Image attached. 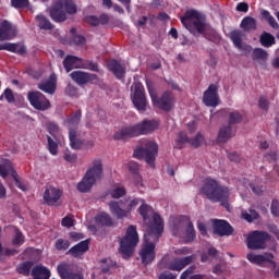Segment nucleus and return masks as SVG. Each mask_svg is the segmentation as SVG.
<instances>
[{"label":"nucleus","mask_w":279,"mask_h":279,"mask_svg":"<svg viewBox=\"0 0 279 279\" xmlns=\"http://www.w3.org/2000/svg\"><path fill=\"white\" fill-rule=\"evenodd\" d=\"M158 121L144 120L133 125L124 126L113 134L114 141H125V138H134L158 130Z\"/></svg>","instance_id":"3"},{"label":"nucleus","mask_w":279,"mask_h":279,"mask_svg":"<svg viewBox=\"0 0 279 279\" xmlns=\"http://www.w3.org/2000/svg\"><path fill=\"white\" fill-rule=\"evenodd\" d=\"M104 178V162L101 159H94L92 167H89L82 179L77 184V191L80 193H88L96 182H99Z\"/></svg>","instance_id":"4"},{"label":"nucleus","mask_w":279,"mask_h":279,"mask_svg":"<svg viewBox=\"0 0 279 279\" xmlns=\"http://www.w3.org/2000/svg\"><path fill=\"white\" fill-rule=\"evenodd\" d=\"M32 267H34V262H23L17 266L16 271L22 276H29Z\"/></svg>","instance_id":"40"},{"label":"nucleus","mask_w":279,"mask_h":279,"mask_svg":"<svg viewBox=\"0 0 279 279\" xmlns=\"http://www.w3.org/2000/svg\"><path fill=\"white\" fill-rule=\"evenodd\" d=\"M252 58L253 60H263V62H265L267 58H269V53L267 52V50H264L263 48H255L253 50Z\"/></svg>","instance_id":"43"},{"label":"nucleus","mask_w":279,"mask_h":279,"mask_svg":"<svg viewBox=\"0 0 279 279\" xmlns=\"http://www.w3.org/2000/svg\"><path fill=\"white\" fill-rule=\"evenodd\" d=\"M107 69L114 75V77H117V80H123L125 77V64L117 59H111L107 63Z\"/></svg>","instance_id":"22"},{"label":"nucleus","mask_w":279,"mask_h":279,"mask_svg":"<svg viewBox=\"0 0 279 279\" xmlns=\"http://www.w3.org/2000/svg\"><path fill=\"white\" fill-rule=\"evenodd\" d=\"M232 138V126H221L218 133L217 143H228Z\"/></svg>","instance_id":"31"},{"label":"nucleus","mask_w":279,"mask_h":279,"mask_svg":"<svg viewBox=\"0 0 279 279\" xmlns=\"http://www.w3.org/2000/svg\"><path fill=\"white\" fill-rule=\"evenodd\" d=\"M145 204V201H142L140 198H134L130 201V203L125 207V203L123 201L117 202V201H111L109 202V210L111 215H113L114 218L117 219H125L130 213H132L133 208H136L141 204Z\"/></svg>","instance_id":"9"},{"label":"nucleus","mask_w":279,"mask_h":279,"mask_svg":"<svg viewBox=\"0 0 279 279\" xmlns=\"http://www.w3.org/2000/svg\"><path fill=\"white\" fill-rule=\"evenodd\" d=\"M96 223L100 226H106L107 228H112L114 226V220L108 213H100L96 216Z\"/></svg>","instance_id":"32"},{"label":"nucleus","mask_w":279,"mask_h":279,"mask_svg":"<svg viewBox=\"0 0 279 279\" xmlns=\"http://www.w3.org/2000/svg\"><path fill=\"white\" fill-rule=\"evenodd\" d=\"M195 271V265H191L187 269H185L181 276L180 279H189V276Z\"/></svg>","instance_id":"63"},{"label":"nucleus","mask_w":279,"mask_h":279,"mask_svg":"<svg viewBox=\"0 0 279 279\" xmlns=\"http://www.w3.org/2000/svg\"><path fill=\"white\" fill-rule=\"evenodd\" d=\"M268 241H271V235L267 231H252L246 238V245L248 250H265Z\"/></svg>","instance_id":"11"},{"label":"nucleus","mask_w":279,"mask_h":279,"mask_svg":"<svg viewBox=\"0 0 279 279\" xmlns=\"http://www.w3.org/2000/svg\"><path fill=\"white\" fill-rule=\"evenodd\" d=\"M60 197H62L60 189L53 186L46 187L44 192V202H46L48 206H58Z\"/></svg>","instance_id":"20"},{"label":"nucleus","mask_w":279,"mask_h":279,"mask_svg":"<svg viewBox=\"0 0 279 279\" xmlns=\"http://www.w3.org/2000/svg\"><path fill=\"white\" fill-rule=\"evenodd\" d=\"M156 156H158V143L147 142L145 147H138L134 150L133 157L137 160H145L149 167H156Z\"/></svg>","instance_id":"10"},{"label":"nucleus","mask_w":279,"mask_h":279,"mask_svg":"<svg viewBox=\"0 0 279 279\" xmlns=\"http://www.w3.org/2000/svg\"><path fill=\"white\" fill-rule=\"evenodd\" d=\"M86 23H88V25H92V27H99V17H97L96 15H88L86 17Z\"/></svg>","instance_id":"59"},{"label":"nucleus","mask_w":279,"mask_h":279,"mask_svg":"<svg viewBox=\"0 0 279 279\" xmlns=\"http://www.w3.org/2000/svg\"><path fill=\"white\" fill-rule=\"evenodd\" d=\"M81 69H86L87 71H94V73H99V64L90 60L84 61L81 65Z\"/></svg>","instance_id":"44"},{"label":"nucleus","mask_w":279,"mask_h":279,"mask_svg":"<svg viewBox=\"0 0 279 279\" xmlns=\"http://www.w3.org/2000/svg\"><path fill=\"white\" fill-rule=\"evenodd\" d=\"M240 27L244 32H252V31L256 29V19H254L252 16L244 17L240 24Z\"/></svg>","instance_id":"37"},{"label":"nucleus","mask_w":279,"mask_h":279,"mask_svg":"<svg viewBox=\"0 0 279 279\" xmlns=\"http://www.w3.org/2000/svg\"><path fill=\"white\" fill-rule=\"evenodd\" d=\"M65 94L69 97H77V87L73 86L72 84H68L65 88Z\"/></svg>","instance_id":"60"},{"label":"nucleus","mask_w":279,"mask_h":279,"mask_svg":"<svg viewBox=\"0 0 279 279\" xmlns=\"http://www.w3.org/2000/svg\"><path fill=\"white\" fill-rule=\"evenodd\" d=\"M47 131L52 138H58V134H60V126L56 122H49L47 124Z\"/></svg>","instance_id":"45"},{"label":"nucleus","mask_w":279,"mask_h":279,"mask_svg":"<svg viewBox=\"0 0 279 279\" xmlns=\"http://www.w3.org/2000/svg\"><path fill=\"white\" fill-rule=\"evenodd\" d=\"M190 141L191 138H189V135H186V133L180 132L178 135V140L175 141V148L182 149V145H184V143H190Z\"/></svg>","instance_id":"47"},{"label":"nucleus","mask_w":279,"mask_h":279,"mask_svg":"<svg viewBox=\"0 0 279 279\" xmlns=\"http://www.w3.org/2000/svg\"><path fill=\"white\" fill-rule=\"evenodd\" d=\"M72 43L76 47H82V46L86 45V37H84L83 35H74L72 37Z\"/></svg>","instance_id":"54"},{"label":"nucleus","mask_w":279,"mask_h":279,"mask_svg":"<svg viewBox=\"0 0 279 279\" xmlns=\"http://www.w3.org/2000/svg\"><path fill=\"white\" fill-rule=\"evenodd\" d=\"M39 90L43 93H47L48 95H53L56 93L57 84H56V74H51L49 80L37 85Z\"/></svg>","instance_id":"27"},{"label":"nucleus","mask_w":279,"mask_h":279,"mask_svg":"<svg viewBox=\"0 0 279 279\" xmlns=\"http://www.w3.org/2000/svg\"><path fill=\"white\" fill-rule=\"evenodd\" d=\"M147 88L153 106H155V108L163 110V112H171V110H173V93L165 92L161 97H158V93H156L154 87L147 85Z\"/></svg>","instance_id":"8"},{"label":"nucleus","mask_w":279,"mask_h":279,"mask_svg":"<svg viewBox=\"0 0 279 279\" xmlns=\"http://www.w3.org/2000/svg\"><path fill=\"white\" fill-rule=\"evenodd\" d=\"M202 143H204V135H202L201 132H198L194 138H190V145H192V147H201Z\"/></svg>","instance_id":"49"},{"label":"nucleus","mask_w":279,"mask_h":279,"mask_svg":"<svg viewBox=\"0 0 279 279\" xmlns=\"http://www.w3.org/2000/svg\"><path fill=\"white\" fill-rule=\"evenodd\" d=\"M69 141L71 149H82L84 147V141L80 138V131L69 133Z\"/></svg>","instance_id":"30"},{"label":"nucleus","mask_w":279,"mask_h":279,"mask_svg":"<svg viewBox=\"0 0 279 279\" xmlns=\"http://www.w3.org/2000/svg\"><path fill=\"white\" fill-rule=\"evenodd\" d=\"M33 279H49L51 278V271L43 265H37L32 269Z\"/></svg>","instance_id":"29"},{"label":"nucleus","mask_w":279,"mask_h":279,"mask_svg":"<svg viewBox=\"0 0 279 279\" xmlns=\"http://www.w3.org/2000/svg\"><path fill=\"white\" fill-rule=\"evenodd\" d=\"M132 102L138 112L147 111V95H145V86L136 83L131 95Z\"/></svg>","instance_id":"13"},{"label":"nucleus","mask_w":279,"mask_h":279,"mask_svg":"<svg viewBox=\"0 0 279 279\" xmlns=\"http://www.w3.org/2000/svg\"><path fill=\"white\" fill-rule=\"evenodd\" d=\"M138 245V231H136V226L131 225L126 229L125 235L120 241V252L122 253V258H130L134 254V247Z\"/></svg>","instance_id":"6"},{"label":"nucleus","mask_w":279,"mask_h":279,"mask_svg":"<svg viewBox=\"0 0 279 279\" xmlns=\"http://www.w3.org/2000/svg\"><path fill=\"white\" fill-rule=\"evenodd\" d=\"M214 234L218 236H231L234 233V228L230 222L222 219L213 220Z\"/></svg>","instance_id":"18"},{"label":"nucleus","mask_w":279,"mask_h":279,"mask_svg":"<svg viewBox=\"0 0 279 279\" xmlns=\"http://www.w3.org/2000/svg\"><path fill=\"white\" fill-rule=\"evenodd\" d=\"M203 104L208 108H217L219 106V87L210 84L203 94Z\"/></svg>","instance_id":"15"},{"label":"nucleus","mask_w":279,"mask_h":279,"mask_svg":"<svg viewBox=\"0 0 279 279\" xmlns=\"http://www.w3.org/2000/svg\"><path fill=\"white\" fill-rule=\"evenodd\" d=\"M259 43L263 47H271L272 45H276V37L270 33L264 32L259 37Z\"/></svg>","instance_id":"38"},{"label":"nucleus","mask_w":279,"mask_h":279,"mask_svg":"<svg viewBox=\"0 0 279 279\" xmlns=\"http://www.w3.org/2000/svg\"><path fill=\"white\" fill-rule=\"evenodd\" d=\"M201 193L213 204H220V206L230 210V187L221 185L219 181L206 178Z\"/></svg>","instance_id":"2"},{"label":"nucleus","mask_w":279,"mask_h":279,"mask_svg":"<svg viewBox=\"0 0 279 279\" xmlns=\"http://www.w3.org/2000/svg\"><path fill=\"white\" fill-rule=\"evenodd\" d=\"M124 195H125L124 187H116L113 191H111V197L113 199H120V197H123Z\"/></svg>","instance_id":"55"},{"label":"nucleus","mask_w":279,"mask_h":279,"mask_svg":"<svg viewBox=\"0 0 279 279\" xmlns=\"http://www.w3.org/2000/svg\"><path fill=\"white\" fill-rule=\"evenodd\" d=\"M243 121V113L239 111H232L229 113V122L228 125L232 128V125H238V123H241Z\"/></svg>","instance_id":"41"},{"label":"nucleus","mask_w":279,"mask_h":279,"mask_svg":"<svg viewBox=\"0 0 279 279\" xmlns=\"http://www.w3.org/2000/svg\"><path fill=\"white\" fill-rule=\"evenodd\" d=\"M181 23L186 29H196L198 34H204L206 31V19L195 9L187 10L181 17Z\"/></svg>","instance_id":"7"},{"label":"nucleus","mask_w":279,"mask_h":279,"mask_svg":"<svg viewBox=\"0 0 279 279\" xmlns=\"http://www.w3.org/2000/svg\"><path fill=\"white\" fill-rule=\"evenodd\" d=\"M0 51H10L11 53H17V56H25L27 48L21 44L4 43L0 44Z\"/></svg>","instance_id":"24"},{"label":"nucleus","mask_w":279,"mask_h":279,"mask_svg":"<svg viewBox=\"0 0 279 279\" xmlns=\"http://www.w3.org/2000/svg\"><path fill=\"white\" fill-rule=\"evenodd\" d=\"M24 239L25 238L23 236V232H21L19 229H15V235L12 240V245H22Z\"/></svg>","instance_id":"52"},{"label":"nucleus","mask_w":279,"mask_h":279,"mask_svg":"<svg viewBox=\"0 0 279 279\" xmlns=\"http://www.w3.org/2000/svg\"><path fill=\"white\" fill-rule=\"evenodd\" d=\"M270 210H271V215L274 217H279V202H278V199H272Z\"/></svg>","instance_id":"61"},{"label":"nucleus","mask_w":279,"mask_h":279,"mask_svg":"<svg viewBox=\"0 0 279 279\" xmlns=\"http://www.w3.org/2000/svg\"><path fill=\"white\" fill-rule=\"evenodd\" d=\"M246 258L253 265H257L258 267H268V269H271V270L276 269L277 267L275 256L272 253H264L258 255L254 253H248L246 255Z\"/></svg>","instance_id":"12"},{"label":"nucleus","mask_w":279,"mask_h":279,"mask_svg":"<svg viewBox=\"0 0 279 279\" xmlns=\"http://www.w3.org/2000/svg\"><path fill=\"white\" fill-rule=\"evenodd\" d=\"M265 158H266V160H268V162H276V161H278L279 157H278V153L276 150H271L265 155Z\"/></svg>","instance_id":"62"},{"label":"nucleus","mask_w":279,"mask_h":279,"mask_svg":"<svg viewBox=\"0 0 279 279\" xmlns=\"http://www.w3.org/2000/svg\"><path fill=\"white\" fill-rule=\"evenodd\" d=\"M101 263V272L102 274H112V269H117L119 266L117 262L111 258H104L100 260Z\"/></svg>","instance_id":"35"},{"label":"nucleus","mask_w":279,"mask_h":279,"mask_svg":"<svg viewBox=\"0 0 279 279\" xmlns=\"http://www.w3.org/2000/svg\"><path fill=\"white\" fill-rule=\"evenodd\" d=\"M258 217H260V215H258L256 210H251V214L247 211L242 213V218L245 219V221H248V223H252V221H255Z\"/></svg>","instance_id":"50"},{"label":"nucleus","mask_w":279,"mask_h":279,"mask_svg":"<svg viewBox=\"0 0 279 279\" xmlns=\"http://www.w3.org/2000/svg\"><path fill=\"white\" fill-rule=\"evenodd\" d=\"M70 77L78 86H85V84L99 82V76L97 74H93V73H88L80 70L71 72Z\"/></svg>","instance_id":"16"},{"label":"nucleus","mask_w":279,"mask_h":279,"mask_svg":"<svg viewBox=\"0 0 279 279\" xmlns=\"http://www.w3.org/2000/svg\"><path fill=\"white\" fill-rule=\"evenodd\" d=\"M162 232H165V220H162V217H160L159 214L154 213L153 221L148 227L147 233L144 234V244L140 252L142 265L145 267L151 265L154 260H156V243L160 241Z\"/></svg>","instance_id":"1"},{"label":"nucleus","mask_w":279,"mask_h":279,"mask_svg":"<svg viewBox=\"0 0 279 279\" xmlns=\"http://www.w3.org/2000/svg\"><path fill=\"white\" fill-rule=\"evenodd\" d=\"M57 270L61 279H84L82 275L71 272V268L68 264L58 265Z\"/></svg>","instance_id":"26"},{"label":"nucleus","mask_w":279,"mask_h":279,"mask_svg":"<svg viewBox=\"0 0 279 279\" xmlns=\"http://www.w3.org/2000/svg\"><path fill=\"white\" fill-rule=\"evenodd\" d=\"M66 13L77 14V5H75V2H73V0H57L50 10V17L54 23H64Z\"/></svg>","instance_id":"5"},{"label":"nucleus","mask_w":279,"mask_h":279,"mask_svg":"<svg viewBox=\"0 0 279 279\" xmlns=\"http://www.w3.org/2000/svg\"><path fill=\"white\" fill-rule=\"evenodd\" d=\"M158 279H178V275L170 271H163L159 275Z\"/></svg>","instance_id":"64"},{"label":"nucleus","mask_w":279,"mask_h":279,"mask_svg":"<svg viewBox=\"0 0 279 279\" xmlns=\"http://www.w3.org/2000/svg\"><path fill=\"white\" fill-rule=\"evenodd\" d=\"M230 39L232 40L236 49H243V32L240 29H234L230 33Z\"/></svg>","instance_id":"33"},{"label":"nucleus","mask_w":279,"mask_h":279,"mask_svg":"<svg viewBox=\"0 0 279 279\" xmlns=\"http://www.w3.org/2000/svg\"><path fill=\"white\" fill-rule=\"evenodd\" d=\"M80 121H82V110H76L63 121V125L71 132H80Z\"/></svg>","instance_id":"21"},{"label":"nucleus","mask_w":279,"mask_h":279,"mask_svg":"<svg viewBox=\"0 0 279 279\" xmlns=\"http://www.w3.org/2000/svg\"><path fill=\"white\" fill-rule=\"evenodd\" d=\"M262 16H263V19H265V21H267V23L270 25V27H272V29H278L279 24L276 21V17H274V15H271V13H269V11L263 10Z\"/></svg>","instance_id":"42"},{"label":"nucleus","mask_w":279,"mask_h":279,"mask_svg":"<svg viewBox=\"0 0 279 279\" xmlns=\"http://www.w3.org/2000/svg\"><path fill=\"white\" fill-rule=\"evenodd\" d=\"M19 34V29L9 21L4 20L0 24V41L14 40Z\"/></svg>","instance_id":"19"},{"label":"nucleus","mask_w":279,"mask_h":279,"mask_svg":"<svg viewBox=\"0 0 279 279\" xmlns=\"http://www.w3.org/2000/svg\"><path fill=\"white\" fill-rule=\"evenodd\" d=\"M138 213L141 217H143V220L147 221V219H149V213H151V208L147 204H142L138 208Z\"/></svg>","instance_id":"48"},{"label":"nucleus","mask_w":279,"mask_h":279,"mask_svg":"<svg viewBox=\"0 0 279 279\" xmlns=\"http://www.w3.org/2000/svg\"><path fill=\"white\" fill-rule=\"evenodd\" d=\"M128 169L133 175H138L140 166L136 161H130L128 165Z\"/></svg>","instance_id":"58"},{"label":"nucleus","mask_w":279,"mask_h":279,"mask_svg":"<svg viewBox=\"0 0 279 279\" xmlns=\"http://www.w3.org/2000/svg\"><path fill=\"white\" fill-rule=\"evenodd\" d=\"M27 100L35 110H40L41 112L51 108V102L47 99V96L38 90L28 92Z\"/></svg>","instance_id":"14"},{"label":"nucleus","mask_w":279,"mask_h":279,"mask_svg":"<svg viewBox=\"0 0 279 279\" xmlns=\"http://www.w3.org/2000/svg\"><path fill=\"white\" fill-rule=\"evenodd\" d=\"M54 247L58 250V252H62V250L66 251L69 247H71V242L69 240L58 239L56 241Z\"/></svg>","instance_id":"46"},{"label":"nucleus","mask_w":279,"mask_h":279,"mask_svg":"<svg viewBox=\"0 0 279 279\" xmlns=\"http://www.w3.org/2000/svg\"><path fill=\"white\" fill-rule=\"evenodd\" d=\"M180 221L187 223V227L185 230V243H193V241H195L196 239V232H195V227L191 221V218H189V216H181Z\"/></svg>","instance_id":"25"},{"label":"nucleus","mask_w":279,"mask_h":279,"mask_svg":"<svg viewBox=\"0 0 279 279\" xmlns=\"http://www.w3.org/2000/svg\"><path fill=\"white\" fill-rule=\"evenodd\" d=\"M258 107L260 108V110H265L266 112L267 110H269V100L267 99V96L259 97Z\"/></svg>","instance_id":"57"},{"label":"nucleus","mask_w":279,"mask_h":279,"mask_svg":"<svg viewBox=\"0 0 279 279\" xmlns=\"http://www.w3.org/2000/svg\"><path fill=\"white\" fill-rule=\"evenodd\" d=\"M90 250V240H84L77 243L76 245L72 246L66 254L72 256L73 258H80V256H84L86 252Z\"/></svg>","instance_id":"23"},{"label":"nucleus","mask_w":279,"mask_h":279,"mask_svg":"<svg viewBox=\"0 0 279 279\" xmlns=\"http://www.w3.org/2000/svg\"><path fill=\"white\" fill-rule=\"evenodd\" d=\"M63 158L65 162H70L71 165H75V162H77V154L71 153V150H66Z\"/></svg>","instance_id":"51"},{"label":"nucleus","mask_w":279,"mask_h":279,"mask_svg":"<svg viewBox=\"0 0 279 279\" xmlns=\"http://www.w3.org/2000/svg\"><path fill=\"white\" fill-rule=\"evenodd\" d=\"M36 21H37V27H39V29H45L46 32L53 29V24H51V22L49 21V19H47V16L39 14L36 16Z\"/></svg>","instance_id":"36"},{"label":"nucleus","mask_w":279,"mask_h":279,"mask_svg":"<svg viewBox=\"0 0 279 279\" xmlns=\"http://www.w3.org/2000/svg\"><path fill=\"white\" fill-rule=\"evenodd\" d=\"M3 95L8 104H14V101H16V98L14 97V92H12L11 88L4 89Z\"/></svg>","instance_id":"56"},{"label":"nucleus","mask_w":279,"mask_h":279,"mask_svg":"<svg viewBox=\"0 0 279 279\" xmlns=\"http://www.w3.org/2000/svg\"><path fill=\"white\" fill-rule=\"evenodd\" d=\"M13 168L14 167L12 166V161H10V159L2 160L0 163V177L8 178Z\"/></svg>","instance_id":"39"},{"label":"nucleus","mask_w":279,"mask_h":279,"mask_svg":"<svg viewBox=\"0 0 279 279\" xmlns=\"http://www.w3.org/2000/svg\"><path fill=\"white\" fill-rule=\"evenodd\" d=\"M11 5L17 10H21L29 5V0H11Z\"/></svg>","instance_id":"53"},{"label":"nucleus","mask_w":279,"mask_h":279,"mask_svg":"<svg viewBox=\"0 0 279 279\" xmlns=\"http://www.w3.org/2000/svg\"><path fill=\"white\" fill-rule=\"evenodd\" d=\"M77 62H82V58L68 54L63 60V66L66 73H71L73 69H80L81 66L77 64Z\"/></svg>","instance_id":"28"},{"label":"nucleus","mask_w":279,"mask_h":279,"mask_svg":"<svg viewBox=\"0 0 279 279\" xmlns=\"http://www.w3.org/2000/svg\"><path fill=\"white\" fill-rule=\"evenodd\" d=\"M196 258V254H192L186 257L174 258L172 262L168 263L167 269H169L170 271H182L184 267H189L191 263H195Z\"/></svg>","instance_id":"17"},{"label":"nucleus","mask_w":279,"mask_h":279,"mask_svg":"<svg viewBox=\"0 0 279 279\" xmlns=\"http://www.w3.org/2000/svg\"><path fill=\"white\" fill-rule=\"evenodd\" d=\"M60 145V140L58 137L47 136V149L51 156H58V147Z\"/></svg>","instance_id":"34"}]
</instances>
